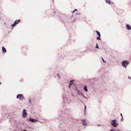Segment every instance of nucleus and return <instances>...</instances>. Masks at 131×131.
Here are the masks:
<instances>
[{"instance_id": "nucleus-1", "label": "nucleus", "mask_w": 131, "mask_h": 131, "mask_svg": "<svg viewBox=\"0 0 131 131\" xmlns=\"http://www.w3.org/2000/svg\"><path fill=\"white\" fill-rule=\"evenodd\" d=\"M129 63L128 61L126 60H124L122 61V64L123 67L125 68H126Z\"/></svg>"}, {"instance_id": "nucleus-2", "label": "nucleus", "mask_w": 131, "mask_h": 131, "mask_svg": "<svg viewBox=\"0 0 131 131\" xmlns=\"http://www.w3.org/2000/svg\"><path fill=\"white\" fill-rule=\"evenodd\" d=\"M17 98L19 99L22 100L24 99V97L22 94H18L17 96Z\"/></svg>"}, {"instance_id": "nucleus-3", "label": "nucleus", "mask_w": 131, "mask_h": 131, "mask_svg": "<svg viewBox=\"0 0 131 131\" xmlns=\"http://www.w3.org/2000/svg\"><path fill=\"white\" fill-rule=\"evenodd\" d=\"M20 21V20H17L15 21L14 23L11 26H13V27H14L16 24L19 23Z\"/></svg>"}, {"instance_id": "nucleus-4", "label": "nucleus", "mask_w": 131, "mask_h": 131, "mask_svg": "<svg viewBox=\"0 0 131 131\" xmlns=\"http://www.w3.org/2000/svg\"><path fill=\"white\" fill-rule=\"evenodd\" d=\"M27 114V113L26 112V110L24 109L23 112L22 113V116L24 118L26 115Z\"/></svg>"}, {"instance_id": "nucleus-5", "label": "nucleus", "mask_w": 131, "mask_h": 131, "mask_svg": "<svg viewBox=\"0 0 131 131\" xmlns=\"http://www.w3.org/2000/svg\"><path fill=\"white\" fill-rule=\"evenodd\" d=\"M96 32L97 33V35L99 36V37L97 38V39L98 40H100V34L99 32L98 31L96 30Z\"/></svg>"}, {"instance_id": "nucleus-6", "label": "nucleus", "mask_w": 131, "mask_h": 131, "mask_svg": "<svg viewBox=\"0 0 131 131\" xmlns=\"http://www.w3.org/2000/svg\"><path fill=\"white\" fill-rule=\"evenodd\" d=\"M126 27L128 30H130L131 29V26L129 24H127Z\"/></svg>"}, {"instance_id": "nucleus-7", "label": "nucleus", "mask_w": 131, "mask_h": 131, "mask_svg": "<svg viewBox=\"0 0 131 131\" xmlns=\"http://www.w3.org/2000/svg\"><path fill=\"white\" fill-rule=\"evenodd\" d=\"M29 120L31 122H36L38 120H35L33 119H30Z\"/></svg>"}, {"instance_id": "nucleus-8", "label": "nucleus", "mask_w": 131, "mask_h": 131, "mask_svg": "<svg viewBox=\"0 0 131 131\" xmlns=\"http://www.w3.org/2000/svg\"><path fill=\"white\" fill-rule=\"evenodd\" d=\"M82 122L83 125H85L87 124V122L86 120H82Z\"/></svg>"}, {"instance_id": "nucleus-9", "label": "nucleus", "mask_w": 131, "mask_h": 131, "mask_svg": "<svg viewBox=\"0 0 131 131\" xmlns=\"http://www.w3.org/2000/svg\"><path fill=\"white\" fill-rule=\"evenodd\" d=\"M112 125L114 127H115V120H112L111 122Z\"/></svg>"}, {"instance_id": "nucleus-10", "label": "nucleus", "mask_w": 131, "mask_h": 131, "mask_svg": "<svg viewBox=\"0 0 131 131\" xmlns=\"http://www.w3.org/2000/svg\"><path fill=\"white\" fill-rule=\"evenodd\" d=\"M2 51L4 53H5L6 52V50L5 48L4 47H2Z\"/></svg>"}, {"instance_id": "nucleus-11", "label": "nucleus", "mask_w": 131, "mask_h": 131, "mask_svg": "<svg viewBox=\"0 0 131 131\" xmlns=\"http://www.w3.org/2000/svg\"><path fill=\"white\" fill-rule=\"evenodd\" d=\"M83 89L85 91H86V92L88 91V89L87 88V86H86V85L84 87Z\"/></svg>"}, {"instance_id": "nucleus-12", "label": "nucleus", "mask_w": 131, "mask_h": 131, "mask_svg": "<svg viewBox=\"0 0 131 131\" xmlns=\"http://www.w3.org/2000/svg\"><path fill=\"white\" fill-rule=\"evenodd\" d=\"M106 2L108 4H110L111 3V1L108 0H105Z\"/></svg>"}, {"instance_id": "nucleus-13", "label": "nucleus", "mask_w": 131, "mask_h": 131, "mask_svg": "<svg viewBox=\"0 0 131 131\" xmlns=\"http://www.w3.org/2000/svg\"><path fill=\"white\" fill-rule=\"evenodd\" d=\"M116 120L115 119V127H117L118 125V123L116 122Z\"/></svg>"}, {"instance_id": "nucleus-14", "label": "nucleus", "mask_w": 131, "mask_h": 131, "mask_svg": "<svg viewBox=\"0 0 131 131\" xmlns=\"http://www.w3.org/2000/svg\"><path fill=\"white\" fill-rule=\"evenodd\" d=\"M72 84H71V83H70L69 85V89H70V86H71V85Z\"/></svg>"}, {"instance_id": "nucleus-15", "label": "nucleus", "mask_w": 131, "mask_h": 131, "mask_svg": "<svg viewBox=\"0 0 131 131\" xmlns=\"http://www.w3.org/2000/svg\"><path fill=\"white\" fill-rule=\"evenodd\" d=\"M96 48H99V47L98 46V44L97 43L96 44Z\"/></svg>"}, {"instance_id": "nucleus-16", "label": "nucleus", "mask_w": 131, "mask_h": 131, "mask_svg": "<svg viewBox=\"0 0 131 131\" xmlns=\"http://www.w3.org/2000/svg\"><path fill=\"white\" fill-rule=\"evenodd\" d=\"M74 81V80H71L70 81V83H71V84H72L73 83V82Z\"/></svg>"}, {"instance_id": "nucleus-17", "label": "nucleus", "mask_w": 131, "mask_h": 131, "mask_svg": "<svg viewBox=\"0 0 131 131\" xmlns=\"http://www.w3.org/2000/svg\"><path fill=\"white\" fill-rule=\"evenodd\" d=\"M102 60H103V61L104 62H105V63H106V62L104 60V59H103V58H102Z\"/></svg>"}, {"instance_id": "nucleus-18", "label": "nucleus", "mask_w": 131, "mask_h": 131, "mask_svg": "<svg viewBox=\"0 0 131 131\" xmlns=\"http://www.w3.org/2000/svg\"><path fill=\"white\" fill-rule=\"evenodd\" d=\"M77 9H75L74 10H73V12H72V13H74L75 11H77Z\"/></svg>"}, {"instance_id": "nucleus-19", "label": "nucleus", "mask_w": 131, "mask_h": 131, "mask_svg": "<svg viewBox=\"0 0 131 131\" xmlns=\"http://www.w3.org/2000/svg\"><path fill=\"white\" fill-rule=\"evenodd\" d=\"M115 131H120V130L119 129H118L117 130H115Z\"/></svg>"}, {"instance_id": "nucleus-20", "label": "nucleus", "mask_w": 131, "mask_h": 131, "mask_svg": "<svg viewBox=\"0 0 131 131\" xmlns=\"http://www.w3.org/2000/svg\"><path fill=\"white\" fill-rule=\"evenodd\" d=\"M120 115L122 116V117H123L122 114H120Z\"/></svg>"}, {"instance_id": "nucleus-21", "label": "nucleus", "mask_w": 131, "mask_h": 131, "mask_svg": "<svg viewBox=\"0 0 131 131\" xmlns=\"http://www.w3.org/2000/svg\"><path fill=\"white\" fill-rule=\"evenodd\" d=\"M128 78L129 79H131V78H130V77H128Z\"/></svg>"}, {"instance_id": "nucleus-22", "label": "nucleus", "mask_w": 131, "mask_h": 131, "mask_svg": "<svg viewBox=\"0 0 131 131\" xmlns=\"http://www.w3.org/2000/svg\"><path fill=\"white\" fill-rule=\"evenodd\" d=\"M110 131H114V130L113 129H111Z\"/></svg>"}, {"instance_id": "nucleus-23", "label": "nucleus", "mask_w": 131, "mask_h": 131, "mask_svg": "<svg viewBox=\"0 0 131 131\" xmlns=\"http://www.w3.org/2000/svg\"><path fill=\"white\" fill-rule=\"evenodd\" d=\"M59 73H58V74H57V75L58 76H59Z\"/></svg>"}, {"instance_id": "nucleus-24", "label": "nucleus", "mask_w": 131, "mask_h": 131, "mask_svg": "<svg viewBox=\"0 0 131 131\" xmlns=\"http://www.w3.org/2000/svg\"><path fill=\"white\" fill-rule=\"evenodd\" d=\"M23 131H27L26 130H24Z\"/></svg>"}, {"instance_id": "nucleus-25", "label": "nucleus", "mask_w": 131, "mask_h": 131, "mask_svg": "<svg viewBox=\"0 0 131 131\" xmlns=\"http://www.w3.org/2000/svg\"><path fill=\"white\" fill-rule=\"evenodd\" d=\"M86 106H85V108H86Z\"/></svg>"}, {"instance_id": "nucleus-26", "label": "nucleus", "mask_w": 131, "mask_h": 131, "mask_svg": "<svg viewBox=\"0 0 131 131\" xmlns=\"http://www.w3.org/2000/svg\"><path fill=\"white\" fill-rule=\"evenodd\" d=\"M1 84V82H0V84Z\"/></svg>"}]
</instances>
